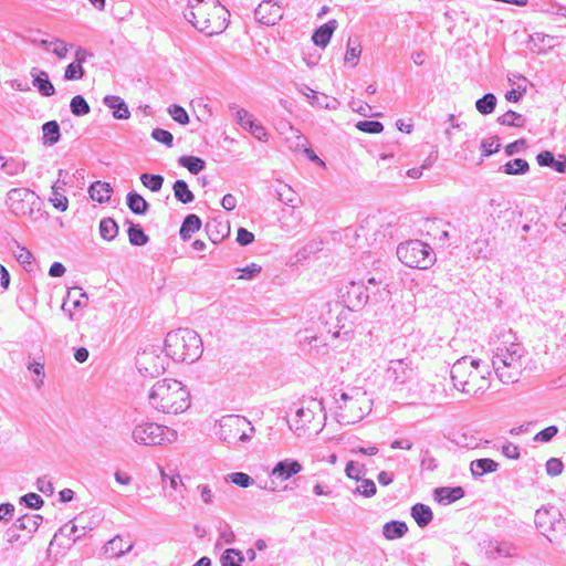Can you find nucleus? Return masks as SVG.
Returning a JSON list of instances; mask_svg holds the SVG:
<instances>
[{
  "label": "nucleus",
  "mask_w": 566,
  "mask_h": 566,
  "mask_svg": "<svg viewBox=\"0 0 566 566\" xmlns=\"http://www.w3.org/2000/svg\"><path fill=\"white\" fill-rule=\"evenodd\" d=\"M127 233H128L129 242L133 245L142 247V245H145L149 240L148 237L143 231V229L136 224H130Z\"/></svg>",
  "instance_id": "45"
},
{
  "label": "nucleus",
  "mask_w": 566,
  "mask_h": 566,
  "mask_svg": "<svg viewBox=\"0 0 566 566\" xmlns=\"http://www.w3.org/2000/svg\"><path fill=\"white\" fill-rule=\"evenodd\" d=\"M485 555L490 559L499 557H514L516 555V547L513 543L507 541L489 539L484 543Z\"/></svg>",
  "instance_id": "16"
},
{
  "label": "nucleus",
  "mask_w": 566,
  "mask_h": 566,
  "mask_svg": "<svg viewBox=\"0 0 566 566\" xmlns=\"http://www.w3.org/2000/svg\"><path fill=\"white\" fill-rule=\"evenodd\" d=\"M70 108L75 116L86 115L91 111L88 103L82 95H76L71 99Z\"/></svg>",
  "instance_id": "46"
},
{
  "label": "nucleus",
  "mask_w": 566,
  "mask_h": 566,
  "mask_svg": "<svg viewBox=\"0 0 566 566\" xmlns=\"http://www.w3.org/2000/svg\"><path fill=\"white\" fill-rule=\"evenodd\" d=\"M91 54L83 48H78L75 52V61L70 63L64 71L65 81H76L84 76L83 63Z\"/></svg>",
  "instance_id": "17"
},
{
  "label": "nucleus",
  "mask_w": 566,
  "mask_h": 566,
  "mask_svg": "<svg viewBox=\"0 0 566 566\" xmlns=\"http://www.w3.org/2000/svg\"><path fill=\"white\" fill-rule=\"evenodd\" d=\"M177 431L157 422L143 420L132 428L130 438L144 447H157L172 443L177 440Z\"/></svg>",
  "instance_id": "7"
},
{
  "label": "nucleus",
  "mask_w": 566,
  "mask_h": 566,
  "mask_svg": "<svg viewBox=\"0 0 566 566\" xmlns=\"http://www.w3.org/2000/svg\"><path fill=\"white\" fill-rule=\"evenodd\" d=\"M297 342L303 348L310 347L312 349L313 344L317 342V336L310 329L300 331L296 334Z\"/></svg>",
  "instance_id": "54"
},
{
  "label": "nucleus",
  "mask_w": 566,
  "mask_h": 566,
  "mask_svg": "<svg viewBox=\"0 0 566 566\" xmlns=\"http://www.w3.org/2000/svg\"><path fill=\"white\" fill-rule=\"evenodd\" d=\"M488 355L495 376L506 385L517 382L530 368V354L511 329L495 331L489 337Z\"/></svg>",
  "instance_id": "1"
},
{
  "label": "nucleus",
  "mask_w": 566,
  "mask_h": 566,
  "mask_svg": "<svg viewBox=\"0 0 566 566\" xmlns=\"http://www.w3.org/2000/svg\"><path fill=\"white\" fill-rule=\"evenodd\" d=\"M358 482L359 485L354 491L355 494H359L365 497H371L376 494L377 488L373 480L361 478Z\"/></svg>",
  "instance_id": "49"
},
{
  "label": "nucleus",
  "mask_w": 566,
  "mask_h": 566,
  "mask_svg": "<svg viewBox=\"0 0 566 566\" xmlns=\"http://www.w3.org/2000/svg\"><path fill=\"white\" fill-rule=\"evenodd\" d=\"M30 75L33 78V86L42 96L49 97L55 94V88L49 78L48 72L33 67L30 71Z\"/></svg>",
  "instance_id": "19"
},
{
  "label": "nucleus",
  "mask_w": 566,
  "mask_h": 566,
  "mask_svg": "<svg viewBox=\"0 0 566 566\" xmlns=\"http://www.w3.org/2000/svg\"><path fill=\"white\" fill-rule=\"evenodd\" d=\"M556 45L555 36L536 32L530 36L528 50L532 53L542 54Z\"/></svg>",
  "instance_id": "21"
},
{
  "label": "nucleus",
  "mask_w": 566,
  "mask_h": 566,
  "mask_svg": "<svg viewBox=\"0 0 566 566\" xmlns=\"http://www.w3.org/2000/svg\"><path fill=\"white\" fill-rule=\"evenodd\" d=\"M495 106L496 97L491 93L485 94L475 103L476 109L483 115L491 114L494 111Z\"/></svg>",
  "instance_id": "44"
},
{
  "label": "nucleus",
  "mask_w": 566,
  "mask_h": 566,
  "mask_svg": "<svg viewBox=\"0 0 566 566\" xmlns=\"http://www.w3.org/2000/svg\"><path fill=\"white\" fill-rule=\"evenodd\" d=\"M499 463L492 459H476L470 463V470L474 478H480L486 473H492L497 471Z\"/></svg>",
  "instance_id": "26"
},
{
  "label": "nucleus",
  "mask_w": 566,
  "mask_h": 566,
  "mask_svg": "<svg viewBox=\"0 0 566 566\" xmlns=\"http://www.w3.org/2000/svg\"><path fill=\"white\" fill-rule=\"evenodd\" d=\"M528 163L522 158L507 161L501 167V170L506 175H524L528 171Z\"/></svg>",
  "instance_id": "38"
},
{
  "label": "nucleus",
  "mask_w": 566,
  "mask_h": 566,
  "mask_svg": "<svg viewBox=\"0 0 566 566\" xmlns=\"http://www.w3.org/2000/svg\"><path fill=\"white\" fill-rule=\"evenodd\" d=\"M67 302L72 303V308H82L87 305V295L80 287H74L67 293V298L64 301L62 308L65 311Z\"/></svg>",
  "instance_id": "36"
},
{
  "label": "nucleus",
  "mask_w": 566,
  "mask_h": 566,
  "mask_svg": "<svg viewBox=\"0 0 566 566\" xmlns=\"http://www.w3.org/2000/svg\"><path fill=\"white\" fill-rule=\"evenodd\" d=\"M172 190L175 198L184 205L190 203L195 199L192 191L185 180H176Z\"/></svg>",
  "instance_id": "35"
},
{
  "label": "nucleus",
  "mask_w": 566,
  "mask_h": 566,
  "mask_svg": "<svg viewBox=\"0 0 566 566\" xmlns=\"http://www.w3.org/2000/svg\"><path fill=\"white\" fill-rule=\"evenodd\" d=\"M349 302L353 306H363L369 302V294L366 292V286L359 283H352L347 292Z\"/></svg>",
  "instance_id": "29"
},
{
  "label": "nucleus",
  "mask_w": 566,
  "mask_h": 566,
  "mask_svg": "<svg viewBox=\"0 0 566 566\" xmlns=\"http://www.w3.org/2000/svg\"><path fill=\"white\" fill-rule=\"evenodd\" d=\"M243 559L239 549L228 548L221 555L220 562L222 566H241Z\"/></svg>",
  "instance_id": "42"
},
{
  "label": "nucleus",
  "mask_w": 566,
  "mask_h": 566,
  "mask_svg": "<svg viewBox=\"0 0 566 566\" xmlns=\"http://www.w3.org/2000/svg\"><path fill=\"white\" fill-rule=\"evenodd\" d=\"M197 491L200 494L202 503H205L206 505H211L213 503L214 493L208 484H199L197 486Z\"/></svg>",
  "instance_id": "64"
},
{
  "label": "nucleus",
  "mask_w": 566,
  "mask_h": 566,
  "mask_svg": "<svg viewBox=\"0 0 566 566\" xmlns=\"http://www.w3.org/2000/svg\"><path fill=\"white\" fill-rule=\"evenodd\" d=\"M373 397L363 387L347 386L335 394V418L340 424H354L373 409Z\"/></svg>",
  "instance_id": "3"
},
{
  "label": "nucleus",
  "mask_w": 566,
  "mask_h": 566,
  "mask_svg": "<svg viewBox=\"0 0 566 566\" xmlns=\"http://www.w3.org/2000/svg\"><path fill=\"white\" fill-rule=\"evenodd\" d=\"M302 469V464L296 460L284 459L279 461L270 473V476L272 478L271 486H264V489L272 492L276 491V486L273 485L274 480H280L281 482L287 481L293 475L298 474Z\"/></svg>",
  "instance_id": "13"
},
{
  "label": "nucleus",
  "mask_w": 566,
  "mask_h": 566,
  "mask_svg": "<svg viewBox=\"0 0 566 566\" xmlns=\"http://www.w3.org/2000/svg\"><path fill=\"white\" fill-rule=\"evenodd\" d=\"M63 172L64 171L62 169L59 170V180L52 186V191H51V197H50V201L52 202L54 208H56L60 211H65L67 209V205H69L67 198L63 193L60 192V187L57 186Z\"/></svg>",
  "instance_id": "37"
},
{
  "label": "nucleus",
  "mask_w": 566,
  "mask_h": 566,
  "mask_svg": "<svg viewBox=\"0 0 566 566\" xmlns=\"http://www.w3.org/2000/svg\"><path fill=\"white\" fill-rule=\"evenodd\" d=\"M27 164L18 158H6L1 163V169L6 171L8 176H17L24 171Z\"/></svg>",
  "instance_id": "41"
},
{
  "label": "nucleus",
  "mask_w": 566,
  "mask_h": 566,
  "mask_svg": "<svg viewBox=\"0 0 566 566\" xmlns=\"http://www.w3.org/2000/svg\"><path fill=\"white\" fill-rule=\"evenodd\" d=\"M10 211L18 217L31 216L39 205L38 195L28 188H13L7 199Z\"/></svg>",
  "instance_id": "11"
},
{
  "label": "nucleus",
  "mask_w": 566,
  "mask_h": 566,
  "mask_svg": "<svg viewBox=\"0 0 566 566\" xmlns=\"http://www.w3.org/2000/svg\"><path fill=\"white\" fill-rule=\"evenodd\" d=\"M411 516L419 527H426L432 521L433 514L428 505L417 503L411 507Z\"/></svg>",
  "instance_id": "28"
},
{
  "label": "nucleus",
  "mask_w": 566,
  "mask_h": 566,
  "mask_svg": "<svg viewBox=\"0 0 566 566\" xmlns=\"http://www.w3.org/2000/svg\"><path fill=\"white\" fill-rule=\"evenodd\" d=\"M361 45L357 38H349L347 40L346 53L344 60L346 63H349L353 67L358 64L359 57L361 55Z\"/></svg>",
  "instance_id": "32"
},
{
  "label": "nucleus",
  "mask_w": 566,
  "mask_h": 566,
  "mask_svg": "<svg viewBox=\"0 0 566 566\" xmlns=\"http://www.w3.org/2000/svg\"><path fill=\"white\" fill-rule=\"evenodd\" d=\"M497 120L501 125L514 127H522L525 123V118L521 114L513 111H507L505 114L500 116Z\"/></svg>",
  "instance_id": "47"
},
{
  "label": "nucleus",
  "mask_w": 566,
  "mask_h": 566,
  "mask_svg": "<svg viewBox=\"0 0 566 566\" xmlns=\"http://www.w3.org/2000/svg\"><path fill=\"white\" fill-rule=\"evenodd\" d=\"M300 92L307 98L308 103L312 106L326 108V109H336L338 106V102L336 98H331L326 94H318L312 88L304 86L300 90Z\"/></svg>",
  "instance_id": "18"
},
{
  "label": "nucleus",
  "mask_w": 566,
  "mask_h": 566,
  "mask_svg": "<svg viewBox=\"0 0 566 566\" xmlns=\"http://www.w3.org/2000/svg\"><path fill=\"white\" fill-rule=\"evenodd\" d=\"M164 352L176 363L192 364L203 353V344L199 334L189 328H178L166 335Z\"/></svg>",
  "instance_id": "6"
},
{
  "label": "nucleus",
  "mask_w": 566,
  "mask_h": 566,
  "mask_svg": "<svg viewBox=\"0 0 566 566\" xmlns=\"http://www.w3.org/2000/svg\"><path fill=\"white\" fill-rule=\"evenodd\" d=\"M397 256L405 265L413 269H428L436 261L431 247L420 240L400 243Z\"/></svg>",
  "instance_id": "9"
},
{
  "label": "nucleus",
  "mask_w": 566,
  "mask_h": 566,
  "mask_svg": "<svg viewBox=\"0 0 566 566\" xmlns=\"http://www.w3.org/2000/svg\"><path fill=\"white\" fill-rule=\"evenodd\" d=\"M408 532V526L401 521H391L382 526V535L389 539L401 538Z\"/></svg>",
  "instance_id": "30"
},
{
  "label": "nucleus",
  "mask_w": 566,
  "mask_h": 566,
  "mask_svg": "<svg viewBox=\"0 0 566 566\" xmlns=\"http://www.w3.org/2000/svg\"><path fill=\"white\" fill-rule=\"evenodd\" d=\"M254 427L243 416L227 415L219 420V430L217 432L220 440L228 444H234L239 441L248 442L252 439Z\"/></svg>",
  "instance_id": "8"
},
{
  "label": "nucleus",
  "mask_w": 566,
  "mask_h": 566,
  "mask_svg": "<svg viewBox=\"0 0 566 566\" xmlns=\"http://www.w3.org/2000/svg\"><path fill=\"white\" fill-rule=\"evenodd\" d=\"M337 29V21L329 20L325 24L321 25L313 34L312 40L315 45L325 48Z\"/></svg>",
  "instance_id": "23"
},
{
  "label": "nucleus",
  "mask_w": 566,
  "mask_h": 566,
  "mask_svg": "<svg viewBox=\"0 0 566 566\" xmlns=\"http://www.w3.org/2000/svg\"><path fill=\"white\" fill-rule=\"evenodd\" d=\"M387 378L395 386H403L415 378V368L409 358L392 359L387 368Z\"/></svg>",
  "instance_id": "12"
},
{
  "label": "nucleus",
  "mask_w": 566,
  "mask_h": 566,
  "mask_svg": "<svg viewBox=\"0 0 566 566\" xmlns=\"http://www.w3.org/2000/svg\"><path fill=\"white\" fill-rule=\"evenodd\" d=\"M14 258L17 261L23 265L24 268L28 265H31L33 263V255L32 253L24 247H21L17 243V250L13 251Z\"/></svg>",
  "instance_id": "51"
},
{
  "label": "nucleus",
  "mask_w": 566,
  "mask_h": 566,
  "mask_svg": "<svg viewBox=\"0 0 566 566\" xmlns=\"http://www.w3.org/2000/svg\"><path fill=\"white\" fill-rule=\"evenodd\" d=\"M558 433L556 426H549L534 436L536 442H549Z\"/></svg>",
  "instance_id": "60"
},
{
  "label": "nucleus",
  "mask_w": 566,
  "mask_h": 566,
  "mask_svg": "<svg viewBox=\"0 0 566 566\" xmlns=\"http://www.w3.org/2000/svg\"><path fill=\"white\" fill-rule=\"evenodd\" d=\"M140 182L144 187L148 188L153 192H158L164 184V177L160 175L142 174Z\"/></svg>",
  "instance_id": "43"
},
{
  "label": "nucleus",
  "mask_w": 566,
  "mask_h": 566,
  "mask_svg": "<svg viewBox=\"0 0 566 566\" xmlns=\"http://www.w3.org/2000/svg\"><path fill=\"white\" fill-rule=\"evenodd\" d=\"M126 201L133 213L145 214L148 211L149 203L137 192H128Z\"/></svg>",
  "instance_id": "34"
},
{
  "label": "nucleus",
  "mask_w": 566,
  "mask_h": 566,
  "mask_svg": "<svg viewBox=\"0 0 566 566\" xmlns=\"http://www.w3.org/2000/svg\"><path fill=\"white\" fill-rule=\"evenodd\" d=\"M356 128L364 133L379 134L384 130V125L377 120H360L356 124Z\"/></svg>",
  "instance_id": "50"
},
{
  "label": "nucleus",
  "mask_w": 566,
  "mask_h": 566,
  "mask_svg": "<svg viewBox=\"0 0 566 566\" xmlns=\"http://www.w3.org/2000/svg\"><path fill=\"white\" fill-rule=\"evenodd\" d=\"M228 480L231 483L239 485L241 488H249L250 485L253 484V479L249 474L243 472L231 473L228 475Z\"/></svg>",
  "instance_id": "53"
},
{
  "label": "nucleus",
  "mask_w": 566,
  "mask_h": 566,
  "mask_svg": "<svg viewBox=\"0 0 566 566\" xmlns=\"http://www.w3.org/2000/svg\"><path fill=\"white\" fill-rule=\"evenodd\" d=\"M118 233V226L112 218H104L99 222V234L106 240L111 241L115 239Z\"/></svg>",
  "instance_id": "40"
},
{
  "label": "nucleus",
  "mask_w": 566,
  "mask_h": 566,
  "mask_svg": "<svg viewBox=\"0 0 566 566\" xmlns=\"http://www.w3.org/2000/svg\"><path fill=\"white\" fill-rule=\"evenodd\" d=\"M276 197L282 203L293 207L296 195L290 186L282 185L276 189Z\"/></svg>",
  "instance_id": "48"
},
{
  "label": "nucleus",
  "mask_w": 566,
  "mask_h": 566,
  "mask_svg": "<svg viewBox=\"0 0 566 566\" xmlns=\"http://www.w3.org/2000/svg\"><path fill=\"white\" fill-rule=\"evenodd\" d=\"M546 473L551 476H558L564 469V464L558 458H551L545 464Z\"/></svg>",
  "instance_id": "57"
},
{
  "label": "nucleus",
  "mask_w": 566,
  "mask_h": 566,
  "mask_svg": "<svg viewBox=\"0 0 566 566\" xmlns=\"http://www.w3.org/2000/svg\"><path fill=\"white\" fill-rule=\"evenodd\" d=\"M184 15L197 30L213 35L227 28L230 13L217 0H192Z\"/></svg>",
  "instance_id": "4"
},
{
  "label": "nucleus",
  "mask_w": 566,
  "mask_h": 566,
  "mask_svg": "<svg viewBox=\"0 0 566 566\" xmlns=\"http://www.w3.org/2000/svg\"><path fill=\"white\" fill-rule=\"evenodd\" d=\"M42 143L45 146L55 145L61 137L60 125L56 120H50L42 125Z\"/></svg>",
  "instance_id": "27"
},
{
  "label": "nucleus",
  "mask_w": 566,
  "mask_h": 566,
  "mask_svg": "<svg viewBox=\"0 0 566 566\" xmlns=\"http://www.w3.org/2000/svg\"><path fill=\"white\" fill-rule=\"evenodd\" d=\"M151 137L167 147L172 146L174 137L172 134L168 130L161 129V128H155L151 133Z\"/></svg>",
  "instance_id": "56"
},
{
  "label": "nucleus",
  "mask_w": 566,
  "mask_h": 566,
  "mask_svg": "<svg viewBox=\"0 0 566 566\" xmlns=\"http://www.w3.org/2000/svg\"><path fill=\"white\" fill-rule=\"evenodd\" d=\"M490 370L480 359L462 357L451 367L454 387L470 396L484 392L490 387Z\"/></svg>",
  "instance_id": "5"
},
{
  "label": "nucleus",
  "mask_w": 566,
  "mask_h": 566,
  "mask_svg": "<svg viewBox=\"0 0 566 566\" xmlns=\"http://www.w3.org/2000/svg\"><path fill=\"white\" fill-rule=\"evenodd\" d=\"M103 103L105 106L113 109V116L116 119H128L130 117L129 108L122 97L115 95H106L103 98Z\"/></svg>",
  "instance_id": "22"
},
{
  "label": "nucleus",
  "mask_w": 566,
  "mask_h": 566,
  "mask_svg": "<svg viewBox=\"0 0 566 566\" xmlns=\"http://www.w3.org/2000/svg\"><path fill=\"white\" fill-rule=\"evenodd\" d=\"M261 270H262L261 265H259L256 263H251L243 269H238V271L241 273L238 279L239 280H252L261 272Z\"/></svg>",
  "instance_id": "59"
},
{
  "label": "nucleus",
  "mask_w": 566,
  "mask_h": 566,
  "mask_svg": "<svg viewBox=\"0 0 566 566\" xmlns=\"http://www.w3.org/2000/svg\"><path fill=\"white\" fill-rule=\"evenodd\" d=\"M200 227H201L200 218L196 214H188L185 218V220L181 224L180 231H179L181 239H184V240L190 239L193 233L199 231Z\"/></svg>",
  "instance_id": "31"
},
{
  "label": "nucleus",
  "mask_w": 566,
  "mask_h": 566,
  "mask_svg": "<svg viewBox=\"0 0 566 566\" xmlns=\"http://www.w3.org/2000/svg\"><path fill=\"white\" fill-rule=\"evenodd\" d=\"M345 472L349 479L359 481L361 479V475H364L365 473V468L364 465H359L354 461H349L346 465Z\"/></svg>",
  "instance_id": "58"
},
{
  "label": "nucleus",
  "mask_w": 566,
  "mask_h": 566,
  "mask_svg": "<svg viewBox=\"0 0 566 566\" xmlns=\"http://www.w3.org/2000/svg\"><path fill=\"white\" fill-rule=\"evenodd\" d=\"M20 502L34 510H39L44 503L40 495L32 492L23 495Z\"/></svg>",
  "instance_id": "61"
},
{
  "label": "nucleus",
  "mask_w": 566,
  "mask_h": 566,
  "mask_svg": "<svg viewBox=\"0 0 566 566\" xmlns=\"http://www.w3.org/2000/svg\"><path fill=\"white\" fill-rule=\"evenodd\" d=\"M368 285L366 286V292H368L369 302L373 305L387 304L391 300V291L389 289V283L386 282L385 279L371 276L368 279Z\"/></svg>",
  "instance_id": "14"
},
{
  "label": "nucleus",
  "mask_w": 566,
  "mask_h": 566,
  "mask_svg": "<svg viewBox=\"0 0 566 566\" xmlns=\"http://www.w3.org/2000/svg\"><path fill=\"white\" fill-rule=\"evenodd\" d=\"M168 113L172 117V119L179 123L180 125H187L189 123V116L186 109L179 105H171L168 108Z\"/></svg>",
  "instance_id": "52"
},
{
  "label": "nucleus",
  "mask_w": 566,
  "mask_h": 566,
  "mask_svg": "<svg viewBox=\"0 0 566 566\" xmlns=\"http://www.w3.org/2000/svg\"><path fill=\"white\" fill-rule=\"evenodd\" d=\"M500 143L497 137H489L481 142V149L483 156H490L500 149Z\"/></svg>",
  "instance_id": "55"
},
{
  "label": "nucleus",
  "mask_w": 566,
  "mask_h": 566,
  "mask_svg": "<svg viewBox=\"0 0 566 566\" xmlns=\"http://www.w3.org/2000/svg\"><path fill=\"white\" fill-rule=\"evenodd\" d=\"M42 516L39 514H24L13 523V527L19 531H27L32 534L38 531L42 523Z\"/></svg>",
  "instance_id": "25"
},
{
  "label": "nucleus",
  "mask_w": 566,
  "mask_h": 566,
  "mask_svg": "<svg viewBox=\"0 0 566 566\" xmlns=\"http://www.w3.org/2000/svg\"><path fill=\"white\" fill-rule=\"evenodd\" d=\"M112 192V186L104 181H95L88 188L90 197L98 203L109 201Z\"/></svg>",
  "instance_id": "24"
},
{
  "label": "nucleus",
  "mask_w": 566,
  "mask_h": 566,
  "mask_svg": "<svg viewBox=\"0 0 566 566\" xmlns=\"http://www.w3.org/2000/svg\"><path fill=\"white\" fill-rule=\"evenodd\" d=\"M147 399L153 409L166 415L182 413L191 405L187 386L172 378L157 380L148 390Z\"/></svg>",
  "instance_id": "2"
},
{
  "label": "nucleus",
  "mask_w": 566,
  "mask_h": 566,
  "mask_svg": "<svg viewBox=\"0 0 566 566\" xmlns=\"http://www.w3.org/2000/svg\"><path fill=\"white\" fill-rule=\"evenodd\" d=\"M178 163L193 175L199 174L206 168L205 160L195 156H182L178 159Z\"/></svg>",
  "instance_id": "39"
},
{
  "label": "nucleus",
  "mask_w": 566,
  "mask_h": 566,
  "mask_svg": "<svg viewBox=\"0 0 566 566\" xmlns=\"http://www.w3.org/2000/svg\"><path fill=\"white\" fill-rule=\"evenodd\" d=\"M255 19L265 25H273L282 15V8L272 0H263L254 10Z\"/></svg>",
  "instance_id": "15"
},
{
  "label": "nucleus",
  "mask_w": 566,
  "mask_h": 566,
  "mask_svg": "<svg viewBox=\"0 0 566 566\" xmlns=\"http://www.w3.org/2000/svg\"><path fill=\"white\" fill-rule=\"evenodd\" d=\"M464 495L462 488H440L436 490L437 500L443 504H450Z\"/></svg>",
  "instance_id": "33"
},
{
  "label": "nucleus",
  "mask_w": 566,
  "mask_h": 566,
  "mask_svg": "<svg viewBox=\"0 0 566 566\" xmlns=\"http://www.w3.org/2000/svg\"><path fill=\"white\" fill-rule=\"evenodd\" d=\"M52 45V53H54L59 59H64L69 52V45L60 39H53L50 42Z\"/></svg>",
  "instance_id": "62"
},
{
  "label": "nucleus",
  "mask_w": 566,
  "mask_h": 566,
  "mask_svg": "<svg viewBox=\"0 0 566 566\" xmlns=\"http://www.w3.org/2000/svg\"><path fill=\"white\" fill-rule=\"evenodd\" d=\"M454 441L462 448L473 449L478 447V439L468 433L458 434Z\"/></svg>",
  "instance_id": "63"
},
{
  "label": "nucleus",
  "mask_w": 566,
  "mask_h": 566,
  "mask_svg": "<svg viewBox=\"0 0 566 566\" xmlns=\"http://www.w3.org/2000/svg\"><path fill=\"white\" fill-rule=\"evenodd\" d=\"M326 419L325 408L318 399L311 398L306 401V406L297 409L294 422L290 423V429L301 436L306 429L313 424L316 431L322 430Z\"/></svg>",
  "instance_id": "10"
},
{
  "label": "nucleus",
  "mask_w": 566,
  "mask_h": 566,
  "mask_svg": "<svg viewBox=\"0 0 566 566\" xmlns=\"http://www.w3.org/2000/svg\"><path fill=\"white\" fill-rule=\"evenodd\" d=\"M132 548V543H126L122 536L116 535L104 545L103 551L108 558H119L130 552Z\"/></svg>",
  "instance_id": "20"
}]
</instances>
